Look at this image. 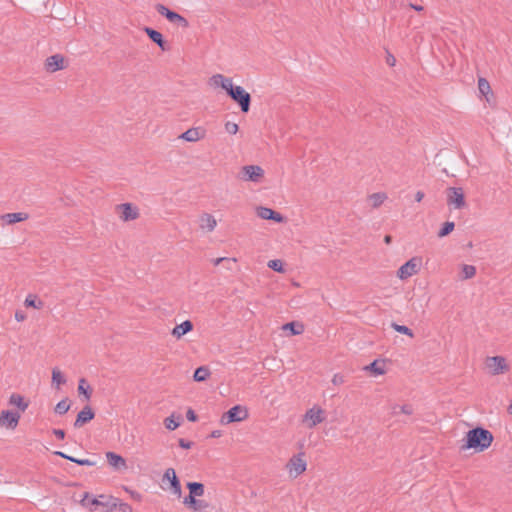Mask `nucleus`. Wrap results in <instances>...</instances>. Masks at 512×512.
<instances>
[{"label":"nucleus","mask_w":512,"mask_h":512,"mask_svg":"<svg viewBox=\"0 0 512 512\" xmlns=\"http://www.w3.org/2000/svg\"><path fill=\"white\" fill-rule=\"evenodd\" d=\"M267 266L276 272H280V273L284 272L283 263L279 259H274V260L268 261Z\"/></svg>","instance_id":"41"},{"label":"nucleus","mask_w":512,"mask_h":512,"mask_svg":"<svg viewBox=\"0 0 512 512\" xmlns=\"http://www.w3.org/2000/svg\"><path fill=\"white\" fill-rule=\"evenodd\" d=\"M81 505L84 507L91 506H102L106 508V511L110 512L113 511L117 507V503L115 502V499L110 497L109 500L103 501L99 498H92L89 500V494L85 493L83 499L81 500Z\"/></svg>","instance_id":"9"},{"label":"nucleus","mask_w":512,"mask_h":512,"mask_svg":"<svg viewBox=\"0 0 512 512\" xmlns=\"http://www.w3.org/2000/svg\"><path fill=\"white\" fill-rule=\"evenodd\" d=\"M178 444L183 449H190L193 445V442L180 438Z\"/></svg>","instance_id":"46"},{"label":"nucleus","mask_w":512,"mask_h":512,"mask_svg":"<svg viewBox=\"0 0 512 512\" xmlns=\"http://www.w3.org/2000/svg\"><path fill=\"white\" fill-rule=\"evenodd\" d=\"M493 442L492 433L482 427H476L466 433L465 444L462 449H474L476 452H483L488 449Z\"/></svg>","instance_id":"1"},{"label":"nucleus","mask_w":512,"mask_h":512,"mask_svg":"<svg viewBox=\"0 0 512 512\" xmlns=\"http://www.w3.org/2000/svg\"><path fill=\"white\" fill-rule=\"evenodd\" d=\"M106 459L109 465L115 469H126L127 467L126 460L114 452H107Z\"/></svg>","instance_id":"21"},{"label":"nucleus","mask_w":512,"mask_h":512,"mask_svg":"<svg viewBox=\"0 0 512 512\" xmlns=\"http://www.w3.org/2000/svg\"><path fill=\"white\" fill-rule=\"evenodd\" d=\"M205 136V131L202 128L194 127L183 132L179 138L187 142H196Z\"/></svg>","instance_id":"16"},{"label":"nucleus","mask_w":512,"mask_h":512,"mask_svg":"<svg viewBox=\"0 0 512 512\" xmlns=\"http://www.w3.org/2000/svg\"><path fill=\"white\" fill-rule=\"evenodd\" d=\"M25 305L28 307H34L36 309H40L42 307V302L37 301L34 296L29 295L25 299Z\"/></svg>","instance_id":"42"},{"label":"nucleus","mask_w":512,"mask_h":512,"mask_svg":"<svg viewBox=\"0 0 512 512\" xmlns=\"http://www.w3.org/2000/svg\"><path fill=\"white\" fill-rule=\"evenodd\" d=\"M455 224L454 222H445L443 227L439 230L438 236L440 238L447 236L454 230Z\"/></svg>","instance_id":"40"},{"label":"nucleus","mask_w":512,"mask_h":512,"mask_svg":"<svg viewBox=\"0 0 512 512\" xmlns=\"http://www.w3.org/2000/svg\"><path fill=\"white\" fill-rule=\"evenodd\" d=\"M16 319H17L18 321H20V320H22V319H23V316H22V315H18V314H16Z\"/></svg>","instance_id":"57"},{"label":"nucleus","mask_w":512,"mask_h":512,"mask_svg":"<svg viewBox=\"0 0 512 512\" xmlns=\"http://www.w3.org/2000/svg\"><path fill=\"white\" fill-rule=\"evenodd\" d=\"M53 434L60 440L65 438V431L62 429H54Z\"/></svg>","instance_id":"49"},{"label":"nucleus","mask_w":512,"mask_h":512,"mask_svg":"<svg viewBox=\"0 0 512 512\" xmlns=\"http://www.w3.org/2000/svg\"><path fill=\"white\" fill-rule=\"evenodd\" d=\"M386 199H387V195L385 193H381V192L374 193V194L370 195V197H369L371 205L374 208L379 207L381 204H383V202Z\"/></svg>","instance_id":"32"},{"label":"nucleus","mask_w":512,"mask_h":512,"mask_svg":"<svg viewBox=\"0 0 512 512\" xmlns=\"http://www.w3.org/2000/svg\"><path fill=\"white\" fill-rule=\"evenodd\" d=\"M183 503L193 511H200L208 506L204 501L197 500L195 496L191 495L186 496Z\"/></svg>","instance_id":"23"},{"label":"nucleus","mask_w":512,"mask_h":512,"mask_svg":"<svg viewBox=\"0 0 512 512\" xmlns=\"http://www.w3.org/2000/svg\"><path fill=\"white\" fill-rule=\"evenodd\" d=\"M144 31L155 44H157L162 50H166L165 41L160 32H158L150 27H145Z\"/></svg>","instance_id":"24"},{"label":"nucleus","mask_w":512,"mask_h":512,"mask_svg":"<svg viewBox=\"0 0 512 512\" xmlns=\"http://www.w3.org/2000/svg\"><path fill=\"white\" fill-rule=\"evenodd\" d=\"M257 215L261 219L270 220L271 217L274 215V210L267 208V207H258Z\"/></svg>","instance_id":"38"},{"label":"nucleus","mask_w":512,"mask_h":512,"mask_svg":"<svg viewBox=\"0 0 512 512\" xmlns=\"http://www.w3.org/2000/svg\"><path fill=\"white\" fill-rule=\"evenodd\" d=\"M223 262H225V263H235L236 259L235 258L220 257V258H216V259L213 260V264L215 266H218V265H220Z\"/></svg>","instance_id":"45"},{"label":"nucleus","mask_w":512,"mask_h":512,"mask_svg":"<svg viewBox=\"0 0 512 512\" xmlns=\"http://www.w3.org/2000/svg\"><path fill=\"white\" fill-rule=\"evenodd\" d=\"M20 417L18 412L4 410L0 415V426L14 430L19 423Z\"/></svg>","instance_id":"12"},{"label":"nucleus","mask_w":512,"mask_h":512,"mask_svg":"<svg viewBox=\"0 0 512 512\" xmlns=\"http://www.w3.org/2000/svg\"><path fill=\"white\" fill-rule=\"evenodd\" d=\"M65 68L64 57L60 54H54L45 61V69L48 72H56Z\"/></svg>","instance_id":"14"},{"label":"nucleus","mask_w":512,"mask_h":512,"mask_svg":"<svg viewBox=\"0 0 512 512\" xmlns=\"http://www.w3.org/2000/svg\"><path fill=\"white\" fill-rule=\"evenodd\" d=\"M332 383L334 385H341L344 383V377L341 374H335L332 378Z\"/></svg>","instance_id":"47"},{"label":"nucleus","mask_w":512,"mask_h":512,"mask_svg":"<svg viewBox=\"0 0 512 512\" xmlns=\"http://www.w3.org/2000/svg\"><path fill=\"white\" fill-rule=\"evenodd\" d=\"M270 220H273V221H275L277 223H280V222L283 221V216L281 214H279V213L274 211V215L271 217Z\"/></svg>","instance_id":"51"},{"label":"nucleus","mask_w":512,"mask_h":512,"mask_svg":"<svg viewBox=\"0 0 512 512\" xmlns=\"http://www.w3.org/2000/svg\"><path fill=\"white\" fill-rule=\"evenodd\" d=\"M228 95L239 104L242 112H248L250 109L251 96L241 86L229 85Z\"/></svg>","instance_id":"3"},{"label":"nucleus","mask_w":512,"mask_h":512,"mask_svg":"<svg viewBox=\"0 0 512 512\" xmlns=\"http://www.w3.org/2000/svg\"><path fill=\"white\" fill-rule=\"evenodd\" d=\"M325 420V412L322 408L314 406L306 411L303 422L307 424L308 428H313Z\"/></svg>","instance_id":"7"},{"label":"nucleus","mask_w":512,"mask_h":512,"mask_svg":"<svg viewBox=\"0 0 512 512\" xmlns=\"http://www.w3.org/2000/svg\"><path fill=\"white\" fill-rule=\"evenodd\" d=\"M419 265L420 260H418L417 258H411L398 269L397 276L401 280L407 279L418 272Z\"/></svg>","instance_id":"10"},{"label":"nucleus","mask_w":512,"mask_h":512,"mask_svg":"<svg viewBox=\"0 0 512 512\" xmlns=\"http://www.w3.org/2000/svg\"><path fill=\"white\" fill-rule=\"evenodd\" d=\"M193 329V324L191 321L189 320H186L184 322H182L181 324L179 325H176L173 330H172V335L177 338V339H180L182 336H184L185 334H187L188 332L192 331Z\"/></svg>","instance_id":"22"},{"label":"nucleus","mask_w":512,"mask_h":512,"mask_svg":"<svg viewBox=\"0 0 512 512\" xmlns=\"http://www.w3.org/2000/svg\"><path fill=\"white\" fill-rule=\"evenodd\" d=\"M478 90L483 96H487L491 92L490 84L485 78L478 79Z\"/></svg>","instance_id":"34"},{"label":"nucleus","mask_w":512,"mask_h":512,"mask_svg":"<svg viewBox=\"0 0 512 512\" xmlns=\"http://www.w3.org/2000/svg\"><path fill=\"white\" fill-rule=\"evenodd\" d=\"M282 329L289 331L291 335H299L304 331V327L300 323L289 322L282 326Z\"/></svg>","instance_id":"29"},{"label":"nucleus","mask_w":512,"mask_h":512,"mask_svg":"<svg viewBox=\"0 0 512 512\" xmlns=\"http://www.w3.org/2000/svg\"><path fill=\"white\" fill-rule=\"evenodd\" d=\"M400 413L411 415L413 413V408L411 405H394L392 407V414L398 415Z\"/></svg>","instance_id":"33"},{"label":"nucleus","mask_w":512,"mask_h":512,"mask_svg":"<svg viewBox=\"0 0 512 512\" xmlns=\"http://www.w3.org/2000/svg\"><path fill=\"white\" fill-rule=\"evenodd\" d=\"M248 410L246 407L236 405L230 408L221 418L222 424H229L233 422H241L248 418Z\"/></svg>","instance_id":"4"},{"label":"nucleus","mask_w":512,"mask_h":512,"mask_svg":"<svg viewBox=\"0 0 512 512\" xmlns=\"http://www.w3.org/2000/svg\"><path fill=\"white\" fill-rule=\"evenodd\" d=\"M187 487L189 489V495L200 497L204 494V485L199 482H189L187 483Z\"/></svg>","instance_id":"28"},{"label":"nucleus","mask_w":512,"mask_h":512,"mask_svg":"<svg viewBox=\"0 0 512 512\" xmlns=\"http://www.w3.org/2000/svg\"><path fill=\"white\" fill-rule=\"evenodd\" d=\"M221 435H222V432L220 430H214V431H212L210 436L212 438H219Z\"/></svg>","instance_id":"54"},{"label":"nucleus","mask_w":512,"mask_h":512,"mask_svg":"<svg viewBox=\"0 0 512 512\" xmlns=\"http://www.w3.org/2000/svg\"><path fill=\"white\" fill-rule=\"evenodd\" d=\"M55 455L60 456L61 458L67 459V460H69L71 462H74V463H76L78 465H81V466H93L95 464V462H93V461H91L89 459H78V458L69 456V455H67V454H65L64 452H61V451H56Z\"/></svg>","instance_id":"26"},{"label":"nucleus","mask_w":512,"mask_h":512,"mask_svg":"<svg viewBox=\"0 0 512 512\" xmlns=\"http://www.w3.org/2000/svg\"><path fill=\"white\" fill-rule=\"evenodd\" d=\"M225 130L229 134H236L239 130V127L236 123L228 121L225 123Z\"/></svg>","instance_id":"44"},{"label":"nucleus","mask_w":512,"mask_h":512,"mask_svg":"<svg viewBox=\"0 0 512 512\" xmlns=\"http://www.w3.org/2000/svg\"><path fill=\"white\" fill-rule=\"evenodd\" d=\"M232 79L223 76L222 74H215L210 78V85L214 87H221L226 92L229 89V85H232Z\"/></svg>","instance_id":"20"},{"label":"nucleus","mask_w":512,"mask_h":512,"mask_svg":"<svg viewBox=\"0 0 512 512\" xmlns=\"http://www.w3.org/2000/svg\"><path fill=\"white\" fill-rule=\"evenodd\" d=\"M484 370L491 376L507 373L510 366L503 356H487L484 359Z\"/></svg>","instance_id":"2"},{"label":"nucleus","mask_w":512,"mask_h":512,"mask_svg":"<svg viewBox=\"0 0 512 512\" xmlns=\"http://www.w3.org/2000/svg\"><path fill=\"white\" fill-rule=\"evenodd\" d=\"M119 210H121V216L120 218L123 221H131L135 220L139 216V211L136 206H133L130 203H123L117 207Z\"/></svg>","instance_id":"15"},{"label":"nucleus","mask_w":512,"mask_h":512,"mask_svg":"<svg viewBox=\"0 0 512 512\" xmlns=\"http://www.w3.org/2000/svg\"><path fill=\"white\" fill-rule=\"evenodd\" d=\"M306 466L307 464L302 453L293 456L287 463V469L292 478H297L301 475L306 470Z\"/></svg>","instance_id":"8"},{"label":"nucleus","mask_w":512,"mask_h":512,"mask_svg":"<svg viewBox=\"0 0 512 512\" xmlns=\"http://www.w3.org/2000/svg\"><path fill=\"white\" fill-rule=\"evenodd\" d=\"M180 418L181 417L178 416V419H180ZM164 425H165L166 429H168L170 431H173V430L177 429L180 426V421L179 420H175L173 415H172L170 417H167L164 420Z\"/></svg>","instance_id":"39"},{"label":"nucleus","mask_w":512,"mask_h":512,"mask_svg":"<svg viewBox=\"0 0 512 512\" xmlns=\"http://www.w3.org/2000/svg\"><path fill=\"white\" fill-rule=\"evenodd\" d=\"M120 510L122 512H132V507L127 503H121L120 504Z\"/></svg>","instance_id":"52"},{"label":"nucleus","mask_w":512,"mask_h":512,"mask_svg":"<svg viewBox=\"0 0 512 512\" xmlns=\"http://www.w3.org/2000/svg\"><path fill=\"white\" fill-rule=\"evenodd\" d=\"M69 409H70V404H69L68 400L63 399L56 404L54 410H55V413H57L59 415H63L65 413H67Z\"/></svg>","instance_id":"37"},{"label":"nucleus","mask_w":512,"mask_h":512,"mask_svg":"<svg viewBox=\"0 0 512 512\" xmlns=\"http://www.w3.org/2000/svg\"><path fill=\"white\" fill-rule=\"evenodd\" d=\"M447 203L454 209H462L465 207L466 202L464 192L461 187H450L447 190Z\"/></svg>","instance_id":"6"},{"label":"nucleus","mask_w":512,"mask_h":512,"mask_svg":"<svg viewBox=\"0 0 512 512\" xmlns=\"http://www.w3.org/2000/svg\"><path fill=\"white\" fill-rule=\"evenodd\" d=\"M391 327H392L396 332H398V333H401V334L407 335V336H409V337H411V338H412V337H414V333H413V331H412L409 327H407V326H405V325H400V324H397V323H394V322H393V323L391 324Z\"/></svg>","instance_id":"36"},{"label":"nucleus","mask_w":512,"mask_h":512,"mask_svg":"<svg viewBox=\"0 0 512 512\" xmlns=\"http://www.w3.org/2000/svg\"><path fill=\"white\" fill-rule=\"evenodd\" d=\"M241 174L244 181L258 182L264 175V170L258 165H247L242 168Z\"/></svg>","instance_id":"11"},{"label":"nucleus","mask_w":512,"mask_h":512,"mask_svg":"<svg viewBox=\"0 0 512 512\" xmlns=\"http://www.w3.org/2000/svg\"><path fill=\"white\" fill-rule=\"evenodd\" d=\"M163 482L166 480L170 483V489L173 494L178 497L182 494L181 484L173 468H167L163 474Z\"/></svg>","instance_id":"13"},{"label":"nucleus","mask_w":512,"mask_h":512,"mask_svg":"<svg viewBox=\"0 0 512 512\" xmlns=\"http://www.w3.org/2000/svg\"><path fill=\"white\" fill-rule=\"evenodd\" d=\"M95 414L90 406H85L77 415L74 427L79 428L94 418Z\"/></svg>","instance_id":"17"},{"label":"nucleus","mask_w":512,"mask_h":512,"mask_svg":"<svg viewBox=\"0 0 512 512\" xmlns=\"http://www.w3.org/2000/svg\"><path fill=\"white\" fill-rule=\"evenodd\" d=\"M132 495H133V497H138V498L140 497V495L138 493H133Z\"/></svg>","instance_id":"59"},{"label":"nucleus","mask_w":512,"mask_h":512,"mask_svg":"<svg viewBox=\"0 0 512 512\" xmlns=\"http://www.w3.org/2000/svg\"><path fill=\"white\" fill-rule=\"evenodd\" d=\"M9 403L18 407L23 412L28 408V402L19 394H12L9 398Z\"/></svg>","instance_id":"27"},{"label":"nucleus","mask_w":512,"mask_h":512,"mask_svg":"<svg viewBox=\"0 0 512 512\" xmlns=\"http://www.w3.org/2000/svg\"><path fill=\"white\" fill-rule=\"evenodd\" d=\"M423 198H424V193H423L422 191H418V192H416V194H415V200H416L417 202H421V201L423 200Z\"/></svg>","instance_id":"53"},{"label":"nucleus","mask_w":512,"mask_h":512,"mask_svg":"<svg viewBox=\"0 0 512 512\" xmlns=\"http://www.w3.org/2000/svg\"><path fill=\"white\" fill-rule=\"evenodd\" d=\"M411 7L416 10V11H422L423 10V7L422 6H419V5H411Z\"/></svg>","instance_id":"55"},{"label":"nucleus","mask_w":512,"mask_h":512,"mask_svg":"<svg viewBox=\"0 0 512 512\" xmlns=\"http://www.w3.org/2000/svg\"><path fill=\"white\" fill-rule=\"evenodd\" d=\"M156 10L160 15L166 17V19L169 22H171L179 27L187 28L189 26V23L186 18H184L182 15H180L174 11H171L169 8H167L163 4H157Z\"/></svg>","instance_id":"5"},{"label":"nucleus","mask_w":512,"mask_h":512,"mask_svg":"<svg viewBox=\"0 0 512 512\" xmlns=\"http://www.w3.org/2000/svg\"><path fill=\"white\" fill-rule=\"evenodd\" d=\"M28 214L23 212L7 213L1 216V221L4 224L12 225L18 222H22L28 219Z\"/></svg>","instance_id":"19"},{"label":"nucleus","mask_w":512,"mask_h":512,"mask_svg":"<svg viewBox=\"0 0 512 512\" xmlns=\"http://www.w3.org/2000/svg\"><path fill=\"white\" fill-rule=\"evenodd\" d=\"M199 226L202 230L212 232L217 226V221L213 215L203 213L199 218Z\"/></svg>","instance_id":"18"},{"label":"nucleus","mask_w":512,"mask_h":512,"mask_svg":"<svg viewBox=\"0 0 512 512\" xmlns=\"http://www.w3.org/2000/svg\"><path fill=\"white\" fill-rule=\"evenodd\" d=\"M186 417L191 422H195L197 420V416L192 409H188V411L186 413Z\"/></svg>","instance_id":"48"},{"label":"nucleus","mask_w":512,"mask_h":512,"mask_svg":"<svg viewBox=\"0 0 512 512\" xmlns=\"http://www.w3.org/2000/svg\"><path fill=\"white\" fill-rule=\"evenodd\" d=\"M476 274V268L473 265L464 264L462 266V279H470Z\"/></svg>","instance_id":"35"},{"label":"nucleus","mask_w":512,"mask_h":512,"mask_svg":"<svg viewBox=\"0 0 512 512\" xmlns=\"http://www.w3.org/2000/svg\"><path fill=\"white\" fill-rule=\"evenodd\" d=\"M386 62L389 66L393 67L396 64V59L392 54H388L386 58Z\"/></svg>","instance_id":"50"},{"label":"nucleus","mask_w":512,"mask_h":512,"mask_svg":"<svg viewBox=\"0 0 512 512\" xmlns=\"http://www.w3.org/2000/svg\"><path fill=\"white\" fill-rule=\"evenodd\" d=\"M66 379L62 372L58 368L52 370V384L59 388L60 385L65 384Z\"/></svg>","instance_id":"31"},{"label":"nucleus","mask_w":512,"mask_h":512,"mask_svg":"<svg viewBox=\"0 0 512 512\" xmlns=\"http://www.w3.org/2000/svg\"><path fill=\"white\" fill-rule=\"evenodd\" d=\"M391 240H392V238L389 235H386L385 238H384V241H385L386 244H390Z\"/></svg>","instance_id":"56"},{"label":"nucleus","mask_w":512,"mask_h":512,"mask_svg":"<svg viewBox=\"0 0 512 512\" xmlns=\"http://www.w3.org/2000/svg\"><path fill=\"white\" fill-rule=\"evenodd\" d=\"M364 370L370 371L375 376H379L385 373V365L382 361L374 360L371 364L365 366Z\"/></svg>","instance_id":"25"},{"label":"nucleus","mask_w":512,"mask_h":512,"mask_svg":"<svg viewBox=\"0 0 512 512\" xmlns=\"http://www.w3.org/2000/svg\"><path fill=\"white\" fill-rule=\"evenodd\" d=\"M508 411H509V413L512 414V404L509 406Z\"/></svg>","instance_id":"58"},{"label":"nucleus","mask_w":512,"mask_h":512,"mask_svg":"<svg viewBox=\"0 0 512 512\" xmlns=\"http://www.w3.org/2000/svg\"><path fill=\"white\" fill-rule=\"evenodd\" d=\"M209 375L210 371L208 370V368L201 366L195 370L193 379L196 382H202L205 381L209 377Z\"/></svg>","instance_id":"30"},{"label":"nucleus","mask_w":512,"mask_h":512,"mask_svg":"<svg viewBox=\"0 0 512 512\" xmlns=\"http://www.w3.org/2000/svg\"><path fill=\"white\" fill-rule=\"evenodd\" d=\"M84 384H85V379H81V380L79 381L78 391H79L81 394L85 395V398L88 400V399H90L91 393H90V391H89V387L85 388V387H84Z\"/></svg>","instance_id":"43"}]
</instances>
